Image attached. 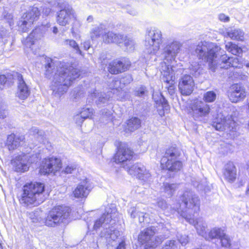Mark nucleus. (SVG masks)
<instances>
[{
    "instance_id": "obj_1",
    "label": "nucleus",
    "mask_w": 249,
    "mask_h": 249,
    "mask_svg": "<svg viewBox=\"0 0 249 249\" xmlns=\"http://www.w3.org/2000/svg\"><path fill=\"white\" fill-rule=\"evenodd\" d=\"M80 71L71 66L62 65L60 66L53 75L51 89L52 94L57 98L66 93L72 82L80 75Z\"/></svg>"
},
{
    "instance_id": "obj_2",
    "label": "nucleus",
    "mask_w": 249,
    "mask_h": 249,
    "mask_svg": "<svg viewBox=\"0 0 249 249\" xmlns=\"http://www.w3.org/2000/svg\"><path fill=\"white\" fill-rule=\"evenodd\" d=\"M181 44L174 41L167 44L163 49L162 56L164 61L161 63L160 71L163 76L162 80L166 84L165 88L173 90L174 89V76L173 66L171 65L180 51Z\"/></svg>"
},
{
    "instance_id": "obj_3",
    "label": "nucleus",
    "mask_w": 249,
    "mask_h": 249,
    "mask_svg": "<svg viewBox=\"0 0 249 249\" xmlns=\"http://www.w3.org/2000/svg\"><path fill=\"white\" fill-rule=\"evenodd\" d=\"M44 191L43 183L36 182L26 184L23 186L20 203L26 206L39 205L44 201Z\"/></svg>"
},
{
    "instance_id": "obj_4",
    "label": "nucleus",
    "mask_w": 249,
    "mask_h": 249,
    "mask_svg": "<svg viewBox=\"0 0 249 249\" xmlns=\"http://www.w3.org/2000/svg\"><path fill=\"white\" fill-rule=\"evenodd\" d=\"M181 204L179 208L178 212H180L183 217L185 214L188 217H192L199 210L200 201L198 196L190 190L185 191L180 196Z\"/></svg>"
},
{
    "instance_id": "obj_5",
    "label": "nucleus",
    "mask_w": 249,
    "mask_h": 249,
    "mask_svg": "<svg viewBox=\"0 0 249 249\" xmlns=\"http://www.w3.org/2000/svg\"><path fill=\"white\" fill-rule=\"evenodd\" d=\"M220 48L208 42H200L196 46L195 52L199 59H201L208 63L210 68H213L214 58L218 54Z\"/></svg>"
},
{
    "instance_id": "obj_6",
    "label": "nucleus",
    "mask_w": 249,
    "mask_h": 249,
    "mask_svg": "<svg viewBox=\"0 0 249 249\" xmlns=\"http://www.w3.org/2000/svg\"><path fill=\"white\" fill-rule=\"evenodd\" d=\"M70 212V208L67 206H58L53 208L47 215L45 225L48 227H55L62 223L67 222Z\"/></svg>"
},
{
    "instance_id": "obj_7",
    "label": "nucleus",
    "mask_w": 249,
    "mask_h": 249,
    "mask_svg": "<svg viewBox=\"0 0 249 249\" xmlns=\"http://www.w3.org/2000/svg\"><path fill=\"white\" fill-rule=\"evenodd\" d=\"M156 229L150 227L141 231L138 236V241L142 244H145V249H154L162 240V237L155 236Z\"/></svg>"
},
{
    "instance_id": "obj_8",
    "label": "nucleus",
    "mask_w": 249,
    "mask_h": 249,
    "mask_svg": "<svg viewBox=\"0 0 249 249\" xmlns=\"http://www.w3.org/2000/svg\"><path fill=\"white\" fill-rule=\"evenodd\" d=\"M213 126L219 131H236L238 125L231 115L220 113L217 115Z\"/></svg>"
},
{
    "instance_id": "obj_9",
    "label": "nucleus",
    "mask_w": 249,
    "mask_h": 249,
    "mask_svg": "<svg viewBox=\"0 0 249 249\" xmlns=\"http://www.w3.org/2000/svg\"><path fill=\"white\" fill-rule=\"evenodd\" d=\"M162 42L160 30L154 29L148 31L145 39V51L148 53H155L160 49Z\"/></svg>"
},
{
    "instance_id": "obj_10",
    "label": "nucleus",
    "mask_w": 249,
    "mask_h": 249,
    "mask_svg": "<svg viewBox=\"0 0 249 249\" xmlns=\"http://www.w3.org/2000/svg\"><path fill=\"white\" fill-rule=\"evenodd\" d=\"M189 114L196 121H201L208 116L211 108L209 105L200 100L194 101L190 107Z\"/></svg>"
},
{
    "instance_id": "obj_11",
    "label": "nucleus",
    "mask_w": 249,
    "mask_h": 249,
    "mask_svg": "<svg viewBox=\"0 0 249 249\" xmlns=\"http://www.w3.org/2000/svg\"><path fill=\"white\" fill-rule=\"evenodd\" d=\"M39 16L40 12L37 7H30L23 14L18 22L19 30L23 32H27L33 22L38 19Z\"/></svg>"
},
{
    "instance_id": "obj_12",
    "label": "nucleus",
    "mask_w": 249,
    "mask_h": 249,
    "mask_svg": "<svg viewBox=\"0 0 249 249\" xmlns=\"http://www.w3.org/2000/svg\"><path fill=\"white\" fill-rule=\"evenodd\" d=\"M62 168V163L60 159L51 157L44 159L40 166L39 172L41 174L50 173L55 174Z\"/></svg>"
},
{
    "instance_id": "obj_13",
    "label": "nucleus",
    "mask_w": 249,
    "mask_h": 249,
    "mask_svg": "<svg viewBox=\"0 0 249 249\" xmlns=\"http://www.w3.org/2000/svg\"><path fill=\"white\" fill-rule=\"evenodd\" d=\"M216 57L217 56L214 58V67L213 68H210L213 71H214L218 68L220 69H228L231 67L235 68L239 67V59L237 58L229 57L226 54L222 55L218 60H216Z\"/></svg>"
},
{
    "instance_id": "obj_14",
    "label": "nucleus",
    "mask_w": 249,
    "mask_h": 249,
    "mask_svg": "<svg viewBox=\"0 0 249 249\" xmlns=\"http://www.w3.org/2000/svg\"><path fill=\"white\" fill-rule=\"evenodd\" d=\"M195 85L192 77L186 74L180 78L178 83V89L181 94L188 96L193 92Z\"/></svg>"
},
{
    "instance_id": "obj_15",
    "label": "nucleus",
    "mask_w": 249,
    "mask_h": 249,
    "mask_svg": "<svg viewBox=\"0 0 249 249\" xmlns=\"http://www.w3.org/2000/svg\"><path fill=\"white\" fill-rule=\"evenodd\" d=\"M133 152L124 144H121L114 157L116 163H124L130 161L133 157Z\"/></svg>"
},
{
    "instance_id": "obj_16",
    "label": "nucleus",
    "mask_w": 249,
    "mask_h": 249,
    "mask_svg": "<svg viewBox=\"0 0 249 249\" xmlns=\"http://www.w3.org/2000/svg\"><path fill=\"white\" fill-rule=\"evenodd\" d=\"M127 169L130 175L136 176L140 179L146 181L150 177L149 171L141 163L135 164L130 167H127Z\"/></svg>"
},
{
    "instance_id": "obj_17",
    "label": "nucleus",
    "mask_w": 249,
    "mask_h": 249,
    "mask_svg": "<svg viewBox=\"0 0 249 249\" xmlns=\"http://www.w3.org/2000/svg\"><path fill=\"white\" fill-rule=\"evenodd\" d=\"M46 25V27L41 25L33 30L25 40V45L27 47L31 48V46L34 44L36 41L41 39L43 37V35L46 31L47 28L50 26L49 24H47Z\"/></svg>"
},
{
    "instance_id": "obj_18",
    "label": "nucleus",
    "mask_w": 249,
    "mask_h": 249,
    "mask_svg": "<svg viewBox=\"0 0 249 249\" xmlns=\"http://www.w3.org/2000/svg\"><path fill=\"white\" fill-rule=\"evenodd\" d=\"M31 155L22 153L14 160L15 166L17 172H24L28 170L29 165L32 162Z\"/></svg>"
},
{
    "instance_id": "obj_19",
    "label": "nucleus",
    "mask_w": 249,
    "mask_h": 249,
    "mask_svg": "<svg viewBox=\"0 0 249 249\" xmlns=\"http://www.w3.org/2000/svg\"><path fill=\"white\" fill-rule=\"evenodd\" d=\"M73 14L71 8L65 7L57 13L56 21L57 23L62 26H65L69 24Z\"/></svg>"
},
{
    "instance_id": "obj_20",
    "label": "nucleus",
    "mask_w": 249,
    "mask_h": 249,
    "mask_svg": "<svg viewBox=\"0 0 249 249\" xmlns=\"http://www.w3.org/2000/svg\"><path fill=\"white\" fill-rule=\"evenodd\" d=\"M25 143L23 135L12 134L7 137L6 146L9 151H13Z\"/></svg>"
},
{
    "instance_id": "obj_21",
    "label": "nucleus",
    "mask_w": 249,
    "mask_h": 249,
    "mask_svg": "<svg viewBox=\"0 0 249 249\" xmlns=\"http://www.w3.org/2000/svg\"><path fill=\"white\" fill-rule=\"evenodd\" d=\"M130 65L129 61L115 60L109 63L108 69L110 73L116 74L126 71Z\"/></svg>"
},
{
    "instance_id": "obj_22",
    "label": "nucleus",
    "mask_w": 249,
    "mask_h": 249,
    "mask_svg": "<svg viewBox=\"0 0 249 249\" xmlns=\"http://www.w3.org/2000/svg\"><path fill=\"white\" fill-rule=\"evenodd\" d=\"M115 210L114 209V212H113L112 210H111L110 208H107L105 213L95 221L93 228L95 230H97L103 225L105 226L109 224L113 218L115 217L116 215Z\"/></svg>"
},
{
    "instance_id": "obj_23",
    "label": "nucleus",
    "mask_w": 249,
    "mask_h": 249,
    "mask_svg": "<svg viewBox=\"0 0 249 249\" xmlns=\"http://www.w3.org/2000/svg\"><path fill=\"white\" fill-rule=\"evenodd\" d=\"M230 100L233 103H236L246 97L245 89L238 84L233 85L228 94Z\"/></svg>"
},
{
    "instance_id": "obj_24",
    "label": "nucleus",
    "mask_w": 249,
    "mask_h": 249,
    "mask_svg": "<svg viewBox=\"0 0 249 249\" xmlns=\"http://www.w3.org/2000/svg\"><path fill=\"white\" fill-rule=\"evenodd\" d=\"M183 217H184L189 223L194 225L197 233L205 238L207 233L206 231L207 225L201 218L194 219V218L192 217H188L185 214H183Z\"/></svg>"
},
{
    "instance_id": "obj_25",
    "label": "nucleus",
    "mask_w": 249,
    "mask_h": 249,
    "mask_svg": "<svg viewBox=\"0 0 249 249\" xmlns=\"http://www.w3.org/2000/svg\"><path fill=\"white\" fill-rule=\"evenodd\" d=\"M18 85L17 96L21 100H25L29 95L30 90L21 74H18Z\"/></svg>"
},
{
    "instance_id": "obj_26",
    "label": "nucleus",
    "mask_w": 249,
    "mask_h": 249,
    "mask_svg": "<svg viewBox=\"0 0 249 249\" xmlns=\"http://www.w3.org/2000/svg\"><path fill=\"white\" fill-rule=\"evenodd\" d=\"M223 176L229 182H233L236 178V169L231 162H228L224 166Z\"/></svg>"
},
{
    "instance_id": "obj_27",
    "label": "nucleus",
    "mask_w": 249,
    "mask_h": 249,
    "mask_svg": "<svg viewBox=\"0 0 249 249\" xmlns=\"http://www.w3.org/2000/svg\"><path fill=\"white\" fill-rule=\"evenodd\" d=\"M181 155V151L179 148L175 146H171L167 148L161 159L160 162H167L169 160L179 159Z\"/></svg>"
},
{
    "instance_id": "obj_28",
    "label": "nucleus",
    "mask_w": 249,
    "mask_h": 249,
    "mask_svg": "<svg viewBox=\"0 0 249 249\" xmlns=\"http://www.w3.org/2000/svg\"><path fill=\"white\" fill-rule=\"evenodd\" d=\"M103 41L106 43H116L120 44L123 43V35L116 34L109 31L102 36Z\"/></svg>"
},
{
    "instance_id": "obj_29",
    "label": "nucleus",
    "mask_w": 249,
    "mask_h": 249,
    "mask_svg": "<svg viewBox=\"0 0 249 249\" xmlns=\"http://www.w3.org/2000/svg\"><path fill=\"white\" fill-rule=\"evenodd\" d=\"M162 168L171 172H178L182 168V163L180 159L169 160L167 162H160Z\"/></svg>"
},
{
    "instance_id": "obj_30",
    "label": "nucleus",
    "mask_w": 249,
    "mask_h": 249,
    "mask_svg": "<svg viewBox=\"0 0 249 249\" xmlns=\"http://www.w3.org/2000/svg\"><path fill=\"white\" fill-rule=\"evenodd\" d=\"M90 191L89 185L86 182L78 184L73 191V195L75 198L86 197Z\"/></svg>"
},
{
    "instance_id": "obj_31",
    "label": "nucleus",
    "mask_w": 249,
    "mask_h": 249,
    "mask_svg": "<svg viewBox=\"0 0 249 249\" xmlns=\"http://www.w3.org/2000/svg\"><path fill=\"white\" fill-rule=\"evenodd\" d=\"M226 35L231 39L236 41H243L245 38V33L240 29H231L229 30L227 32Z\"/></svg>"
},
{
    "instance_id": "obj_32",
    "label": "nucleus",
    "mask_w": 249,
    "mask_h": 249,
    "mask_svg": "<svg viewBox=\"0 0 249 249\" xmlns=\"http://www.w3.org/2000/svg\"><path fill=\"white\" fill-rule=\"evenodd\" d=\"M91 97L93 100L94 98H98V100L96 101L97 105L107 104L109 100L110 95L105 93H99L96 90H94L91 93Z\"/></svg>"
},
{
    "instance_id": "obj_33",
    "label": "nucleus",
    "mask_w": 249,
    "mask_h": 249,
    "mask_svg": "<svg viewBox=\"0 0 249 249\" xmlns=\"http://www.w3.org/2000/svg\"><path fill=\"white\" fill-rule=\"evenodd\" d=\"M225 49L228 52L238 56L241 55L243 53L242 49L237 44L231 41L226 43Z\"/></svg>"
},
{
    "instance_id": "obj_34",
    "label": "nucleus",
    "mask_w": 249,
    "mask_h": 249,
    "mask_svg": "<svg viewBox=\"0 0 249 249\" xmlns=\"http://www.w3.org/2000/svg\"><path fill=\"white\" fill-rule=\"evenodd\" d=\"M223 235H224V231L221 228L215 227L207 232L205 239L207 240L216 238L220 239L221 236Z\"/></svg>"
},
{
    "instance_id": "obj_35",
    "label": "nucleus",
    "mask_w": 249,
    "mask_h": 249,
    "mask_svg": "<svg viewBox=\"0 0 249 249\" xmlns=\"http://www.w3.org/2000/svg\"><path fill=\"white\" fill-rule=\"evenodd\" d=\"M93 109L92 108L84 109L79 114L75 116V120L77 123H82L84 119L91 117L92 115Z\"/></svg>"
},
{
    "instance_id": "obj_36",
    "label": "nucleus",
    "mask_w": 249,
    "mask_h": 249,
    "mask_svg": "<svg viewBox=\"0 0 249 249\" xmlns=\"http://www.w3.org/2000/svg\"><path fill=\"white\" fill-rule=\"evenodd\" d=\"M153 99L157 105H159V106L161 105L162 109H168V105L167 101L161 93H154L153 94Z\"/></svg>"
},
{
    "instance_id": "obj_37",
    "label": "nucleus",
    "mask_w": 249,
    "mask_h": 249,
    "mask_svg": "<svg viewBox=\"0 0 249 249\" xmlns=\"http://www.w3.org/2000/svg\"><path fill=\"white\" fill-rule=\"evenodd\" d=\"M106 26L103 24H100L98 26L94 27L90 31V37L94 38L99 37L101 35H104L106 33Z\"/></svg>"
},
{
    "instance_id": "obj_38",
    "label": "nucleus",
    "mask_w": 249,
    "mask_h": 249,
    "mask_svg": "<svg viewBox=\"0 0 249 249\" xmlns=\"http://www.w3.org/2000/svg\"><path fill=\"white\" fill-rule=\"evenodd\" d=\"M178 185L176 183H163L162 189L169 196H172L176 190L178 188Z\"/></svg>"
},
{
    "instance_id": "obj_39",
    "label": "nucleus",
    "mask_w": 249,
    "mask_h": 249,
    "mask_svg": "<svg viewBox=\"0 0 249 249\" xmlns=\"http://www.w3.org/2000/svg\"><path fill=\"white\" fill-rule=\"evenodd\" d=\"M141 122L138 118H132L127 122L126 129L130 131L133 132L138 129L141 126Z\"/></svg>"
},
{
    "instance_id": "obj_40",
    "label": "nucleus",
    "mask_w": 249,
    "mask_h": 249,
    "mask_svg": "<svg viewBox=\"0 0 249 249\" xmlns=\"http://www.w3.org/2000/svg\"><path fill=\"white\" fill-rule=\"evenodd\" d=\"M123 41L124 50L127 52H132L135 49V42L131 37L123 35Z\"/></svg>"
},
{
    "instance_id": "obj_41",
    "label": "nucleus",
    "mask_w": 249,
    "mask_h": 249,
    "mask_svg": "<svg viewBox=\"0 0 249 249\" xmlns=\"http://www.w3.org/2000/svg\"><path fill=\"white\" fill-rule=\"evenodd\" d=\"M64 45L69 46L70 48L73 49L77 53L82 55V53L80 50L78 45L76 41L73 39H66L63 41Z\"/></svg>"
},
{
    "instance_id": "obj_42",
    "label": "nucleus",
    "mask_w": 249,
    "mask_h": 249,
    "mask_svg": "<svg viewBox=\"0 0 249 249\" xmlns=\"http://www.w3.org/2000/svg\"><path fill=\"white\" fill-rule=\"evenodd\" d=\"M216 94L213 91H208L204 93L203 95V99L204 102L212 103L213 102L216 98Z\"/></svg>"
},
{
    "instance_id": "obj_43",
    "label": "nucleus",
    "mask_w": 249,
    "mask_h": 249,
    "mask_svg": "<svg viewBox=\"0 0 249 249\" xmlns=\"http://www.w3.org/2000/svg\"><path fill=\"white\" fill-rule=\"evenodd\" d=\"M199 68V65L197 62H192L189 67L191 73L195 75H197V74L199 73L198 71Z\"/></svg>"
},
{
    "instance_id": "obj_44",
    "label": "nucleus",
    "mask_w": 249,
    "mask_h": 249,
    "mask_svg": "<svg viewBox=\"0 0 249 249\" xmlns=\"http://www.w3.org/2000/svg\"><path fill=\"white\" fill-rule=\"evenodd\" d=\"M162 249H178V242L175 240L167 241Z\"/></svg>"
},
{
    "instance_id": "obj_45",
    "label": "nucleus",
    "mask_w": 249,
    "mask_h": 249,
    "mask_svg": "<svg viewBox=\"0 0 249 249\" xmlns=\"http://www.w3.org/2000/svg\"><path fill=\"white\" fill-rule=\"evenodd\" d=\"M221 245L223 247H228L230 246L231 240L229 237L224 232V235L220 238Z\"/></svg>"
},
{
    "instance_id": "obj_46",
    "label": "nucleus",
    "mask_w": 249,
    "mask_h": 249,
    "mask_svg": "<svg viewBox=\"0 0 249 249\" xmlns=\"http://www.w3.org/2000/svg\"><path fill=\"white\" fill-rule=\"evenodd\" d=\"M119 235V232L117 231H111L110 233H108L107 235L106 238L110 242V240L115 241L117 239Z\"/></svg>"
},
{
    "instance_id": "obj_47",
    "label": "nucleus",
    "mask_w": 249,
    "mask_h": 249,
    "mask_svg": "<svg viewBox=\"0 0 249 249\" xmlns=\"http://www.w3.org/2000/svg\"><path fill=\"white\" fill-rule=\"evenodd\" d=\"M3 16L4 19L9 23L10 26L14 24L13 16L12 14L5 12Z\"/></svg>"
},
{
    "instance_id": "obj_48",
    "label": "nucleus",
    "mask_w": 249,
    "mask_h": 249,
    "mask_svg": "<svg viewBox=\"0 0 249 249\" xmlns=\"http://www.w3.org/2000/svg\"><path fill=\"white\" fill-rule=\"evenodd\" d=\"M157 205L162 210H165L168 208V205L166 201L162 199L158 200Z\"/></svg>"
},
{
    "instance_id": "obj_49",
    "label": "nucleus",
    "mask_w": 249,
    "mask_h": 249,
    "mask_svg": "<svg viewBox=\"0 0 249 249\" xmlns=\"http://www.w3.org/2000/svg\"><path fill=\"white\" fill-rule=\"evenodd\" d=\"M30 133L36 136L37 138H39L40 137L41 138L44 132L42 131H40L36 127H33L30 130Z\"/></svg>"
},
{
    "instance_id": "obj_50",
    "label": "nucleus",
    "mask_w": 249,
    "mask_h": 249,
    "mask_svg": "<svg viewBox=\"0 0 249 249\" xmlns=\"http://www.w3.org/2000/svg\"><path fill=\"white\" fill-rule=\"evenodd\" d=\"M122 83L121 81L119 80H113L111 82L110 85V87L113 89H116L117 90H119V89H122V87L120 86L121 83Z\"/></svg>"
},
{
    "instance_id": "obj_51",
    "label": "nucleus",
    "mask_w": 249,
    "mask_h": 249,
    "mask_svg": "<svg viewBox=\"0 0 249 249\" xmlns=\"http://www.w3.org/2000/svg\"><path fill=\"white\" fill-rule=\"evenodd\" d=\"M46 61L47 62V64L45 66L46 71L47 72H49L51 71V69H52V67H53V63L52 59L50 58H48L46 59Z\"/></svg>"
},
{
    "instance_id": "obj_52",
    "label": "nucleus",
    "mask_w": 249,
    "mask_h": 249,
    "mask_svg": "<svg viewBox=\"0 0 249 249\" xmlns=\"http://www.w3.org/2000/svg\"><path fill=\"white\" fill-rule=\"evenodd\" d=\"M178 241L182 245H185L188 242V237L185 234L181 235L178 237Z\"/></svg>"
},
{
    "instance_id": "obj_53",
    "label": "nucleus",
    "mask_w": 249,
    "mask_h": 249,
    "mask_svg": "<svg viewBox=\"0 0 249 249\" xmlns=\"http://www.w3.org/2000/svg\"><path fill=\"white\" fill-rule=\"evenodd\" d=\"M130 213L131 217L132 218H135L137 216H139V213L140 212H138L137 211L136 209L134 207L131 208L129 211Z\"/></svg>"
},
{
    "instance_id": "obj_54",
    "label": "nucleus",
    "mask_w": 249,
    "mask_h": 249,
    "mask_svg": "<svg viewBox=\"0 0 249 249\" xmlns=\"http://www.w3.org/2000/svg\"><path fill=\"white\" fill-rule=\"evenodd\" d=\"M218 19L221 21L225 22H229L230 21V17L223 13L220 14L218 15Z\"/></svg>"
},
{
    "instance_id": "obj_55",
    "label": "nucleus",
    "mask_w": 249,
    "mask_h": 249,
    "mask_svg": "<svg viewBox=\"0 0 249 249\" xmlns=\"http://www.w3.org/2000/svg\"><path fill=\"white\" fill-rule=\"evenodd\" d=\"M76 169V166L73 165H69L67 166L65 169L63 170V172L66 174H71L72 172Z\"/></svg>"
},
{
    "instance_id": "obj_56",
    "label": "nucleus",
    "mask_w": 249,
    "mask_h": 249,
    "mask_svg": "<svg viewBox=\"0 0 249 249\" xmlns=\"http://www.w3.org/2000/svg\"><path fill=\"white\" fill-rule=\"evenodd\" d=\"M132 80V79L131 76L129 75H128L123 77L121 80V82L124 84H125L129 83Z\"/></svg>"
},
{
    "instance_id": "obj_57",
    "label": "nucleus",
    "mask_w": 249,
    "mask_h": 249,
    "mask_svg": "<svg viewBox=\"0 0 249 249\" xmlns=\"http://www.w3.org/2000/svg\"><path fill=\"white\" fill-rule=\"evenodd\" d=\"M6 82V78L4 75H0V89H2Z\"/></svg>"
},
{
    "instance_id": "obj_58",
    "label": "nucleus",
    "mask_w": 249,
    "mask_h": 249,
    "mask_svg": "<svg viewBox=\"0 0 249 249\" xmlns=\"http://www.w3.org/2000/svg\"><path fill=\"white\" fill-rule=\"evenodd\" d=\"M7 112L5 111L3 107L0 105V118L4 119L6 117Z\"/></svg>"
},
{
    "instance_id": "obj_59",
    "label": "nucleus",
    "mask_w": 249,
    "mask_h": 249,
    "mask_svg": "<svg viewBox=\"0 0 249 249\" xmlns=\"http://www.w3.org/2000/svg\"><path fill=\"white\" fill-rule=\"evenodd\" d=\"M144 92H145L144 89L143 88H141V89H140L139 90H138L136 91V94H137V95H138L139 96H142L143 95H144Z\"/></svg>"
},
{
    "instance_id": "obj_60",
    "label": "nucleus",
    "mask_w": 249,
    "mask_h": 249,
    "mask_svg": "<svg viewBox=\"0 0 249 249\" xmlns=\"http://www.w3.org/2000/svg\"><path fill=\"white\" fill-rule=\"evenodd\" d=\"M51 12V9L49 7L44 8L42 12L44 14L48 16Z\"/></svg>"
},
{
    "instance_id": "obj_61",
    "label": "nucleus",
    "mask_w": 249,
    "mask_h": 249,
    "mask_svg": "<svg viewBox=\"0 0 249 249\" xmlns=\"http://www.w3.org/2000/svg\"><path fill=\"white\" fill-rule=\"evenodd\" d=\"M144 215L143 213H139V220L140 222H142L144 221Z\"/></svg>"
},
{
    "instance_id": "obj_62",
    "label": "nucleus",
    "mask_w": 249,
    "mask_h": 249,
    "mask_svg": "<svg viewBox=\"0 0 249 249\" xmlns=\"http://www.w3.org/2000/svg\"><path fill=\"white\" fill-rule=\"evenodd\" d=\"M83 46L86 50H88L90 48V44L89 41H85L83 43Z\"/></svg>"
},
{
    "instance_id": "obj_63",
    "label": "nucleus",
    "mask_w": 249,
    "mask_h": 249,
    "mask_svg": "<svg viewBox=\"0 0 249 249\" xmlns=\"http://www.w3.org/2000/svg\"><path fill=\"white\" fill-rule=\"evenodd\" d=\"M116 249H125V244L124 242L120 243Z\"/></svg>"
},
{
    "instance_id": "obj_64",
    "label": "nucleus",
    "mask_w": 249,
    "mask_h": 249,
    "mask_svg": "<svg viewBox=\"0 0 249 249\" xmlns=\"http://www.w3.org/2000/svg\"><path fill=\"white\" fill-rule=\"evenodd\" d=\"M93 18L92 16H89L87 18V21L89 22H92L93 21Z\"/></svg>"
}]
</instances>
